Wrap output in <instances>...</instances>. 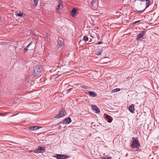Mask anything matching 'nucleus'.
<instances>
[{"mask_svg": "<svg viewBox=\"0 0 159 159\" xmlns=\"http://www.w3.org/2000/svg\"><path fill=\"white\" fill-rule=\"evenodd\" d=\"M89 95L92 97H95L97 96V93L92 91L89 92Z\"/></svg>", "mask_w": 159, "mask_h": 159, "instance_id": "nucleus-12", "label": "nucleus"}, {"mask_svg": "<svg viewBox=\"0 0 159 159\" xmlns=\"http://www.w3.org/2000/svg\"><path fill=\"white\" fill-rule=\"evenodd\" d=\"M34 31H33V32H32V33L34 34Z\"/></svg>", "mask_w": 159, "mask_h": 159, "instance_id": "nucleus-31", "label": "nucleus"}, {"mask_svg": "<svg viewBox=\"0 0 159 159\" xmlns=\"http://www.w3.org/2000/svg\"><path fill=\"white\" fill-rule=\"evenodd\" d=\"M77 11V9L76 8H73L72 9V11L70 12V14L71 16L73 17L75 16V14L76 13Z\"/></svg>", "mask_w": 159, "mask_h": 159, "instance_id": "nucleus-11", "label": "nucleus"}, {"mask_svg": "<svg viewBox=\"0 0 159 159\" xmlns=\"http://www.w3.org/2000/svg\"><path fill=\"white\" fill-rule=\"evenodd\" d=\"M101 50H100V49L97 50L96 51V54L97 55H101Z\"/></svg>", "mask_w": 159, "mask_h": 159, "instance_id": "nucleus-19", "label": "nucleus"}, {"mask_svg": "<svg viewBox=\"0 0 159 159\" xmlns=\"http://www.w3.org/2000/svg\"><path fill=\"white\" fill-rule=\"evenodd\" d=\"M73 89V88H70L69 89H68L67 90V93H69L70 92V91Z\"/></svg>", "mask_w": 159, "mask_h": 159, "instance_id": "nucleus-27", "label": "nucleus"}, {"mask_svg": "<svg viewBox=\"0 0 159 159\" xmlns=\"http://www.w3.org/2000/svg\"><path fill=\"white\" fill-rule=\"evenodd\" d=\"M145 32L144 31H143L141 32V33L138 34L136 38V40H138L139 39H140L142 38L143 35L145 34Z\"/></svg>", "mask_w": 159, "mask_h": 159, "instance_id": "nucleus-6", "label": "nucleus"}, {"mask_svg": "<svg viewBox=\"0 0 159 159\" xmlns=\"http://www.w3.org/2000/svg\"><path fill=\"white\" fill-rule=\"evenodd\" d=\"M102 43H103V42L101 41L98 42L97 43H96L95 44L100 45Z\"/></svg>", "mask_w": 159, "mask_h": 159, "instance_id": "nucleus-26", "label": "nucleus"}, {"mask_svg": "<svg viewBox=\"0 0 159 159\" xmlns=\"http://www.w3.org/2000/svg\"><path fill=\"white\" fill-rule=\"evenodd\" d=\"M32 44V43L31 42H30L28 45L26 47V48H25L24 49V52H25L28 49V48Z\"/></svg>", "mask_w": 159, "mask_h": 159, "instance_id": "nucleus-16", "label": "nucleus"}, {"mask_svg": "<svg viewBox=\"0 0 159 159\" xmlns=\"http://www.w3.org/2000/svg\"><path fill=\"white\" fill-rule=\"evenodd\" d=\"M10 112H7V113H10Z\"/></svg>", "mask_w": 159, "mask_h": 159, "instance_id": "nucleus-33", "label": "nucleus"}, {"mask_svg": "<svg viewBox=\"0 0 159 159\" xmlns=\"http://www.w3.org/2000/svg\"><path fill=\"white\" fill-rule=\"evenodd\" d=\"M131 148H138L140 146L139 140L136 139L133 141L132 143L130 145Z\"/></svg>", "mask_w": 159, "mask_h": 159, "instance_id": "nucleus-2", "label": "nucleus"}, {"mask_svg": "<svg viewBox=\"0 0 159 159\" xmlns=\"http://www.w3.org/2000/svg\"><path fill=\"white\" fill-rule=\"evenodd\" d=\"M97 0H92L91 3V6L93 7L94 4L97 2Z\"/></svg>", "mask_w": 159, "mask_h": 159, "instance_id": "nucleus-18", "label": "nucleus"}, {"mask_svg": "<svg viewBox=\"0 0 159 159\" xmlns=\"http://www.w3.org/2000/svg\"><path fill=\"white\" fill-rule=\"evenodd\" d=\"M34 48V45L33 46V47H30V48L29 47L28 48V49H29V50H33Z\"/></svg>", "mask_w": 159, "mask_h": 159, "instance_id": "nucleus-25", "label": "nucleus"}, {"mask_svg": "<svg viewBox=\"0 0 159 159\" xmlns=\"http://www.w3.org/2000/svg\"><path fill=\"white\" fill-rule=\"evenodd\" d=\"M92 108L93 110L95 111L96 113H99L100 112L99 109L95 105L92 106Z\"/></svg>", "mask_w": 159, "mask_h": 159, "instance_id": "nucleus-8", "label": "nucleus"}, {"mask_svg": "<svg viewBox=\"0 0 159 159\" xmlns=\"http://www.w3.org/2000/svg\"><path fill=\"white\" fill-rule=\"evenodd\" d=\"M71 122V120L70 117H68L65 119L63 121L64 124H68Z\"/></svg>", "mask_w": 159, "mask_h": 159, "instance_id": "nucleus-10", "label": "nucleus"}, {"mask_svg": "<svg viewBox=\"0 0 159 159\" xmlns=\"http://www.w3.org/2000/svg\"><path fill=\"white\" fill-rule=\"evenodd\" d=\"M17 115V114H15V115ZM15 116V115H13V116Z\"/></svg>", "mask_w": 159, "mask_h": 159, "instance_id": "nucleus-30", "label": "nucleus"}, {"mask_svg": "<svg viewBox=\"0 0 159 159\" xmlns=\"http://www.w3.org/2000/svg\"><path fill=\"white\" fill-rule=\"evenodd\" d=\"M66 114V112L64 109L61 110L60 113L55 116L57 119H59L61 117H63Z\"/></svg>", "mask_w": 159, "mask_h": 159, "instance_id": "nucleus-3", "label": "nucleus"}, {"mask_svg": "<svg viewBox=\"0 0 159 159\" xmlns=\"http://www.w3.org/2000/svg\"><path fill=\"white\" fill-rule=\"evenodd\" d=\"M32 152H34V153H36V151H34V150H33V151H32Z\"/></svg>", "mask_w": 159, "mask_h": 159, "instance_id": "nucleus-29", "label": "nucleus"}, {"mask_svg": "<svg viewBox=\"0 0 159 159\" xmlns=\"http://www.w3.org/2000/svg\"><path fill=\"white\" fill-rule=\"evenodd\" d=\"M23 14L22 12H20L17 14V16L20 17H24L25 15H24V16H23Z\"/></svg>", "mask_w": 159, "mask_h": 159, "instance_id": "nucleus-22", "label": "nucleus"}, {"mask_svg": "<svg viewBox=\"0 0 159 159\" xmlns=\"http://www.w3.org/2000/svg\"><path fill=\"white\" fill-rule=\"evenodd\" d=\"M36 150L38 153H43L45 151V149L44 147L39 146Z\"/></svg>", "mask_w": 159, "mask_h": 159, "instance_id": "nucleus-5", "label": "nucleus"}, {"mask_svg": "<svg viewBox=\"0 0 159 159\" xmlns=\"http://www.w3.org/2000/svg\"><path fill=\"white\" fill-rule=\"evenodd\" d=\"M120 90V89L119 88H117L116 89H114L112 90V91L113 92H118Z\"/></svg>", "mask_w": 159, "mask_h": 159, "instance_id": "nucleus-21", "label": "nucleus"}, {"mask_svg": "<svg viewBox=\"0 0 159 159\" xmlns=\"http://www.w3.org/2000/svg\"><path fill=\"white\" fill-rule=\"evenodd\" d=\"M101 158L102 159H111V157H109L107 156L102 157Z\"/></svg>", "mask_w": 159, "mask_h": 159, "instance_id": "nucleus-17", "label": "nucleus"}, {"mask_svg": "<svg viewBox=\"0 0 159 159\" xmlns=\"http://www.w3.org/2000/svg\"><path fill=\"white\" fill-rule=\"evenodd\" d=\"M34 31H33V32H32V33L34 34Z\"/></svg>", "mask_w": 159, "mask_h": 159, "instance_id": "nucleus-32", "label": "nucleus"}, {"mask_svg": "<svg viewBox=\"0 0 159 159\" xmlns=\"http://www.w3.org/2000/svg\"><path fill=\"white\" fill-rule=\"evenodd\" d=\"M134 105L133 104L129 107L128 109L131 113H133L134 112Z\"/></svg>", "mask_w": 159, "mask_h": 159, "instance_id": "nucleus-9", "label": "nucleus"}, {"mask_svg": "<svg viewBox=\"0 0 159 159\" xmlns=\"http://www.w3.org/2000/svg\"><path fill=\"white\" fill-rule=\"evenodd\" d=\"M43 70L42 67L40 66H36L34 69L33 74L35 77L38 76L42 72Z\"/></svg>", "mask_w": 159, "mask_h": 159, "instance_id": "nucleus-1", "label": "nucleus"}, {"mask_svg": "<svg viewBox=\"0 0 159 159\" xmlns=\"http://www.w3.org/2000/svg\"><path fill=\"white\" fill-rule=\"evenodd\" d=\"M62 7V2L61 0H59V4L58 6L57 9H60Z\"/></svg>", "mask_w": 159, "mask_h": 159, "instance_id": "nucleus-15", "label": "nucleus"}, {"mask_svg": "<svg viewBox=\"0 0 159 159\" xmlns=\"http://www.w3.org/2000/svg\"><path fill=\"white\" fill-rule=\"evenodd\" d=\"M84 40L85 42H86L88 41V38L87 36H85L84 37Z\"/></svg>", "mask_w": 159, "mask_h": 159, "instance_id": "nucleus-23", "label": "nucleus"}, {"mask_svg": "<svg viewBox=\"0 0 159 159\" xmlns=\"http://www.w3.org/2000/svg\"><path fill=\"white\" fill-rule=\"evenodd\" d=\"M35 4V7H36L38 2L39 0H33Z\"/></svg>", "mask_w": 159, "mask_h": 159, "instance_id": "nucleus-24", "label": "nucleus"}, {"mask_svg": "<svg viewBox=\"0 0 159 159\" xmlns=\"http://www.w3.org/2000/svg\"><path fill=\"white\" fill-rule=\"evenodd\" d=\"M140 21V20H138V21H136L134 22L133 23V24H135L138 22H139Z\"/></svg>", "mask_w": 159, "mask_h": 159, "instance_id": "nucleus-28", "label": "nucleus"}, {"mask_svg": "<svg viewBox=\"0 0 159 159\" xmlns=\"http://www.w3.org/2000/svg\"><path fill=\"white\" fill-rule=\"evenodd\" d=\"M31 77V76H27L26 78V79H25L26 81L28 82L29 81V80H30L31 81V80L30 79Z\"/></svg>", "mask_w": 159, "mask_h": 159, "instance_id": "nucleus-20", "label": "nucleus"}, {"mask_svg": "<svg viewBox=\"0 0 159 159\" xmlns=\"http://www.w3.org/2000/svg\"><path fill=\"white\" fill-rule=\"evenodd\" d=\"M62 40V39H59L58 40V43L59 46V48L61 47L63 45V43Z\"/></svg>", "mask_w": 159, "mask_h": 159, "instance_id": "nucleus-14", "label": "nucleus"}, {"mask_svg": "<svg viewBox=\"0 0 159 159\" xmlns=\"http://www.w3.org/2000/svg\"><path fill=\"white\" fill-rule=\"evenodd\" d=\"M106 118L107 119V121L109 123H111L112 122V118L110 116L107 114H106Z\"/></svg>", "mask_w": 159, "mask_h": 159, "instance_id": "nucleus-13", "label": "nucleus"}, {"mask_svg": "<svg viewBox=\"0 0 159 159\" xmlns=\"http://www.w3.org/2000/svg\"><path fill=\"white\" fill-rule=\"evenodd\" d=\"M68 157L66 155L58 154L56 155V158L57 159H66Z\"/></svg>", "mask_w": 159, "mask_h": 159, "instance_id": "nucleus-4", "label": "nucleus"}, {"mask_svg": "<svg viewBox=\"0 0 159 159\" xmlns=\"http://www.w3.org/2000/svg\"><path fill=\"white\" fill-rule=\"evenodd\" d=\"M41 128V127H40L39 126H29V129L31 131H34L35 130H37L39 129V128Z\"/></svg>", "mask_w": 159, "mask_h": 159, "instance_id": "nucleus-7", "label": "nucleus"}]
</instances>
